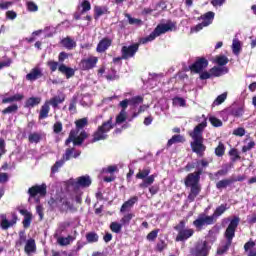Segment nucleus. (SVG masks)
<instances>
[{
    "label": "nucleus",
    "instance_id": "39448f33",
    "mask_svg": "<svg viewBox=\"0 0 256 256\" xmlns=\"http://www.w3.org/2000/svg\"><path fill=\"white\" fill-rule=\"evenodd\" d=\"M176 25L177 23L171 20H168L166 24H158L149 36L144 37L140 40V43L142 45H145V43L155 41V39H157V37H159L160 35H164V33H168V31H173V28H175Z\"/></svg>",
    "mask_w": 256,
    "mask_h": 256
},
{
    "label": "nucleus",
    "instance_id": "bf43d9fd",
    "mask_svg": "<svg viewBox=\"0 0 256 256\" xmlns=\"http://www.w3.org/2000/svg\"><path fill=\"white\" fill-rule=\"evenodd\" d=\"M61 131H63V123L61 121L55 122L53 125V133H55L56 135H59Z\"/></svg>",
    "mask_w": 256,
    "mask_h": 256
},
{
    "label": "nucleus",
    "instance_id": "72a5a7b5",
    "mask_svg": "<svg viewBox=\"0 0 256 256\" xmlns=\"http://www.w3.org/2000/svg\"><path fill=\"white\" fill-rule=\"evenodd\" d=\"M41 103V97H30L25 102V107L31 109L33 107H37Z\"/></svg>",
    "mask_w": 256,
    "mask_h": 256
},
{
    "label": "nucleus",
    "instance_id": "4468645a",
    "mask_svg": "<svg viewBox=\"0 0 256 256\" xmlns=\"http://www.w3.org/2000/svg\"><path fill=\"white\" fill-rule=\"evenodd\" d=\"M111 45H113V39H111L109 37H104L97 44L96 52L97 53H105V51H107V49H109V47H111Z\"/></svg>",
    "mask_w": 256,
    "mask_h": 256
},
{
    "label": "nucleus",
    "instance_id": "aec40b11",
    "mask_svg": "<svg viewBox=\"0 0 256 256\" xmlns=\"http://www.w3.org/2000/svg\"><path fill=\"white\" fill-rule=\"evenodd\" d=\"M60 45H62L64 49H67L68 51H72V49H75V47H77V42H75L73 38L67 36L60 41Z\"/></svg>",
    "mask_w": 256,
    "mask_h": 256
},
{
    "label": "nucleus",
    "instance_id": "5701e85b",
    "mask_svg": "<svg viewBox=\"0 0 256 256\" xmlns=\"http://www.w3.org/2000/svg\"><path fill=\"white\" fill-rule=\"evenodd\" d=\"M245 113V108L243 106H231L228 109V114L232 117H243Z\"/></svg>",
    "mask_w": 256,
    "mask_h": 256
},
{
    "label": "nucleus",
    "instance_id": "412c9836",
    "mask_svg": "<svg viewBox=\"0 0 256 256\" xmlns=\"http://www.w3.org/2000/svg\"><path fill=\"white\" fill-rule=\"evenodd\" d=\"M233 169V164H223L222 168L214 173L215 179H219V177H225L229 175V172Z\"/></svg>",
    "mask_w": 256,
    "mask_h": 256
},
{
    "label": "nucleus",
    "instance_id": "f257e3e1",
    "mask_svg": "<svg viewBox=\"0 0 256 256\" xmlns=\"http://www.w3.org/2000/svg\"><path fill=\"white\" fill-rule=\"evenodd\" d=\"M207 127V122L204 121L197 126L194 130L189 133L193 141L190 143V147L193 153H196L198 157H204L207 151V146L205 145V138H203V131Z\"/></svg>",
    "mask_w": 256,
    "mask_h": 256
},
{
    "label": "nucleus",
    "instance_id": "473e14b6",
    "mask_svg": "<svg viewBox=\"0 0 256 256\" xmlns=\"http://www.w3.org/2000/svg\"><path fill=\"white\" fill-rule=\"evenodd\" d=\"M228 155L230 157V163L233 165V163H237V161L241 160V155H239V150L236 148H231L228 152Z\"/></svg>",
    "mask_w": 256,
    "mask_h": 256
},
{
    "label": "nucleus",
    "instance_id": "58836bf2",
    "mask_svg": "<svg viewBox=\"0 0 256 256\" xmlns=\"http://www.w3.org/2000/svg\"><path fill=\"white\" fill-rule=\"evenodd\" d=\"M129 101L131 107H137L139 105H142L143 101H145V98H143V96H134L130 98Z\"/></svg>",
    "mask_w": 256,
    "mask_h": 256
},
{
    "label": "nucleus",
    "instance_id": "4c0bfd02",
    "mask_svg": "<svg viewBox=\"0 0 256 256\" xmlns=\"http://www.w3.org/2000/svg\"><path fill=\"white\" fill-rule=\"evenodd\" d=\"M41 139H43V136L38 132L30 133L28 136L29 143H39Z\"/></svg>",
    "mask_w": 256,
    "mask_h": 256
},
{
    "label": "nucleus",
    "instance_id": "a211bd4d",
    "mask_svg": "<svg viewBox=\"0 0 256 256\" xmlns=\"http://www.w3.org/2000/svg\"><path fill=\"white\" fill-rule=\"evenodd\" d=\"M19 213L24 217L22 221L24 229H29V227H31V222L33 221V214L28 212L27 209H20Z\"/></svg>",
    "mask_w": 256,
    "mask_h": 256
},
{
    "label": "nucleus",
    "instance_id": "3c124183",
    "mask_svg": "<svg viewBox=\"0 0 256 256\" xmlns=\"http://www.w3.org/2000/svg\"><path fill=\"white\" fill-rule=\"evenodd\" d=\"M121 229H123V224L119 222H112L110 224V230L112 233H121Z\"/></svg>",
    "mask_w": 256,
    "mask_h": 256
},
{
    "label": "nucleus",
    "instance_id": "ea45409f",
    "mask_svg": "<svg viewBox=\"0 0 256 256\" xmlns=\"http://www.w3.org/2000/svg\"><path fill=\"white\" fill-rule=\"evenodd\" d=\"M19 111V106L17 104H12L2 110V115H11V113H17Z\"/></svg>",
    "mask_w": 256,
    "mask_h": 256
},
{
    "label": "nucleus",
    "instance_id": "c756f323",
    "mask_svg": "<svg viewBox=\"0 0 256 256\" xmlns=\"http://www.w3.org/2000/svg\"><path fill=\"white\" fill-rule=\"evenodd\" d=\"M24 99H25V95L17 93L13 96L2 99V103L3 104L15 103V102L23 101Z\"/></svg>",
    "mask_w": 256,
    "mask_h": 256
},
{
    "label": "nucleus",
    "instance_id": "a878e982",
    "mask_svg": "<svg viewBox=\"0 0 256 256\" xmlns=\"http://www.w3.org/2000/svg\"><path fill=\"white\" fill-rule=\"evenodd\" d=\"M88 138H89V134L85 130H83L80 132L78 136H76L75 140L73 141V145L75 147H81L85 139H88Z\"/></svg>",
    "mask_w": 256,
    "mask_h": 256
},
{
    "label": "nucleus",
    "instance_id": "de8ad7c7",
    "mask_svg": "<svg viewBox=\"0 0 256 256\" xmlns=\"http://www.w3.org/2000/svg\"><path fill=\"white\" fill-rule=\"evenodd\" d=\"M214 153L216 157H223V155H225V144H223V142H219L218 146L215 148Z\"/></svg>",
    "mask_w": 256,
    "mask_h": 256
},
{
    "label": "nucleus",
    "instance_id": "8fccbe9b",
    "mask_svg": "<svg viewBox=\"0 0 256 256\" xmlns=\"http://www.w3.org/2000/svg\"><path fill=\"white\" fill-rule=\"evenodd\" d=\"M65 159H61L55 162V164L51 167V173H57L63 165H65Z\"/></svg>",
    "mask_w": 256,
    "mask_h": 256
},
{
    "label": "nucleus",
    "instance_id": "f704fd0d",
    "mask_svg": "<svg viewBox=\"0 0 256 256\" xmlns=\"http://www.w3.org/2000/svg\"><path fill=\"white\" fill-rule=\"evenodd\" d=\"M155 177H157V175L155 174L147 176L146 178H144L143 183L140 184V187L142 189H147L149 185H153V183H155Z\"/></svg>",
    "mask_w": 256,
    "mask_h": 256
},
{
    "label": "nucleus",
    "instance_id": "bb28decb",
    "mask_svg": "<svg viewBox=\"0 0 256 256\" xmlns=\"http://www.w3.org/2000/svg\"><path fill=\"white\" fill-rule=\"evenodd\" d=\"M51 111V107L49 106V103H44L39 112L38 119L39 121H42V119H47L49 117V112Z\"/></svg>",
    "mask_w": 256,
    "mask_h": 256
},
{
    "label": "nucleus",
    "instance_id": "1a4fd4ad",
    "mask_svg": "<svg viewBox=\"0 0 256 256\" xmlns=\"http://www.w3.org/2000/svg\"><path fill=\"white\" fill-rule=\"evenodd\" d=\"M209 67V60L205 57H198L196 58V61L189 66V71L191 73H202L203 69H207Z\"/></svg>",
    "mask_w": 256,
    "mask_h": 256
},
{
    "label": "nucleus",
    "instance_id": "f03ea898",
    "mask_svg": "<svg viewBox=\"0 0 256 256\" xmlns=\"http://www.w3.org/2000/svg\"><path fill=\"white\" fill-rule=\"evenodd\" d=\"M201 175H203V168H198V171L189 173L184 179L185 187L190 188L188 194L189 203H193L197 199L199 193H201Z\"/></svg>",
    "mask_w": 256,
    "mask_h": 256
},
{
    "label": "nucleus",
    "instance_id": "a18cd8bd",
    "mask_svg": "<svg viewBox=\"0 0 256 256\" xmlns=\"http://www.w3.org/2000/svg\"><path fill=\"white\" fill-rule=\"evenodd\" d=\"M125 121H127V111L121 110L116 116V123L117 125H121V123H125Z\"/></svg>",
    "mask_w": 256,
    "mask_h": 256
},
{
    "label": "nucleus",
    "instance_id": "c9c22d12",
    "mask_svg": "<svg viewBox=\"0 0 256 256\" xmlns=\"http://www.w3.org/2000/svg\"><path fill=\"white\" fill-rule=\"evenodd\" d=\"M107 14V7L105 6H95L94 7V19L97 21L99 17Z\"/></svg>",
    "mask_w": 256,
    "mask_h": 256
},
{
    "label": "nucleus",
    "instance_id": "338daca9",
    "mask_svg": "<svg viewBox=\"0 0 256 256\" xmlns=\"http://www.w3.org/2000/svg\"><path fill=\"white\" fill-rule=\"evenodd\" d=\"M255 147V141H250L247 145L242 147V153H247V151H251Z\"/></svg>",
    "mask_w": 256,
    "mask_h": 256
},
{
    "label": "nucleus",
    "instance_id": "864d4df0",
    "mask_svg": "<svg viewBox=\"0 0 256 256\" xmlns=\"http://www.w3.org/2000/svg\"><path fill=\"white\" fill-rule=\"evenodd\" d=\"M81 15H85V13H87L88 11H91V2H89V0H84L81 3Z\"/></svg>",
    "mask_w": 256,
    "mask_h": 256
},
{
    "label": "nucleus",
    "instance_id": "9b49d317",
    "mask_svg": "<svg viewBox=\"0 0 256 256\" xmlns=\"http://www.w3.org/2000/svg\"><path fill=\"white\" fill-rule=\"evenodd\" d=\"M28 195L31 199H35L37 195L45 197L47 195V184L34 185L28 189Z\"/></svg>",
    "mask_w": 256,
    "mask_h": 256
},
{
    "label": "nucleus",
    "instance_id": "9d476101",
    "mask_svg": "<svg viewBox=\"0 0 256 256\" xmlns=\"http://www.w3.org/2000/svg\"><path fill=\"white\" fill-rule=\"evenodd\" d=\"M209 251H211V247L207 241H203L198 243L192 250V256H209Z\"/></svg>",
    "mask_w": 256,
    "mask_h": 256
},
{
    "label": "nucleus",
    "instance_id": "e2e57ef3",
    "mask_svg": "<svg viewBox=\"0 0 256 256\" xmlns=\"http://www.w3.org/2000/svg\"><path fill=\"white\" fill-rule=\"evenodd\" d=\"M165 249H167V243H165V240H160L156 245V251L163 253Z\"/></svg>",
    "mask_w": 256,
    "mask_h": 256
},
{
    "label": "nucleus",
    "instance_id": "f3484780",
    "mask_svg": "<svg viewBox=\"0 0 256 256\" xmlns=\"http://www.w3.org/2000/svg\"><path fill=\"white\" fill-rule=\"evenodd\" d=\"M17 214H13L12 215V220L9 221L7 220V216L3 215L2 219L0 221V226L4 231H7V229H9V227H13V225L17 224Z\"/></svg>",
    "mask_w": 256,
    "mask_h": 256
},
{
    "label": "nucleus",
    "instance_id": "69168bd1",
    "mask_svg": "<svg viewBox=\"0 0 256 256\" xmlns=\"http://www.w3.org/2000/svg\"><path fill=\"white\" fill-rule=\"evenodd\" d=\"M233 135H235L236 137L245 136V128L239 127V128L234 129Z\"/></svg>",
    "mask_w": 256,
    "mask_h": 256
},
{
    "label": "nucleus",
    "instance_id": "774afa93",
    "mask_svg": "<svg viewBox=\"0 0 256 256\" xmlns=\"http://www.w3.org/2000/svg\"><path fill=\"white\" fill-rule=\"evenodd\" d=\"M212 74H211V70H209V72L207 71H204V72H200V79L201 81H205L207 79H211Z\"/></svg>",
    "mask_w": 256,
    "mask_h": 256
},
{
    "label": "nucleus",
    "instance_id": "20e7f679",
    "mask_svg": "<svg viewBox=\"0 0 256 256\" xmlns=\"http://www.w3.org/2000/svg\"><path fill=\"white\" fill-rule=\"evenodd\" d=\"M241 222V218L239 216H234L228 227L226 228V231L224 233V237L227 240L226 243L222 246H219L216 251V255H225L227 251H229V248L231 247L233 243V239L235 237V232L237 231V227H239V223Z\"/></svg>",
    "mask_w": 256,
    "mask_h": 256
},
{
    "label": "nucleus",
    "instance_id": "37998d69",
    "mask_svg": "<svg viewBox=\"0 0 256 256\" xmlns=\"http://www.w3.org/2000/svg\"><path fill=\"white\" fill-rule=\"evenodd\" d=\"M86 241L87 243H97V241H99V234L96 232H88L86 234Z\"/></svg>",
    "mask_w": 256,
    "mask_h": 256
},
{
    "label": "nucleus",
    "instance_id": "423d86ee",
    "mask_svg": "<svg viewBox=\"0 0 256 256\" xmlns=\"http://www.w3.org/2000/svg\"><path fill=\"white\" fill-rule=\"evenodd\" d=\"M47 65L50 68V71L52 73H55V71H57L58 69V71L62 73V75H65L66 79H71V77L75 76V70L63 63L59 65V62L54 60H49L47 62Z\"/></svg>",
    "mask_w": 256,
    "mask_h": 256
},
{
    "label": "nucleus",
    "instance_id": "2eb2a0df",
    "mask_svg": "<svg viewBox=\"0 0 256 256\" xmlns=\"http://www.w3.org/2000/svg\"><path fill=\"white\" fill-rule=\"evenodd\" d=\"M139 201V197L138 196H132L129 198V200L125 201L121 208H120V213H127L129 211H131V209H133L135 203H137Z\"/></svg>",
    "mask_w": 256,
    "mask_h": 256
},
{
    "label": "nucleus",
    "instance_id": "09e8293b",
    "mask_svg": "<svg viewBox=\"0 0 256 256\" xmlns=\"http://www.w3.org/2000/svg\"><path fill=\"white\" fill-rule=\"evenodd\" d=\"M73 239L72 236L68 237H59L57 239V243L61 245V247H67V245H71V240Z\"/></svg>",
    "mask_w": 256,
    "mask_h": 256
},
{
    "label": "nucleus",
    "instance_id": "13d9d810",
    "mask_svg": "<svg viewBox=\"0 0 256 256\" xmlns=\"http://www.w3.org/2000/svg\"><path fill=\"white\" fill-rule=\"evenodd\" d=\"M225 99H227V92L222 93L219 95L213 102V105H221L222 103H225Z\"/></svg>",
    "mask_w": 256,
    "mask_h": 256
},
{
    "label": "nucleus",
    "instance_id": "e433bc0d",
    "mask_svg": "<svg viewBox=\"0 0 256 256\" xmlns=\"http://www.w3.org/2000/svg\"><path fill=\"white\" fill-rule=\"evenodd\" d=\"M125 17L126 19H128L129 25H137L138 27H141V25H143V20L139 18H133L129 13H126Z\"/></svg>",
    "mask_w": 256,
    "mask_h": 256
},
{
    "label": "nucleus",
    "instance_id": "7ed1b4c3",
    "mask_svg": "<svg viewBox=\"0 0 256 256\" xmlns=\"http://www.w3.org/2000/svg\"><path fill=\"white\" fill-rule=\"evenodd\" d=\"M227 209H229L227 204H221L210 216L207 214H199L198 218L193 221V225L195 226L196 231H202L205 225H213L217 223V219H219V217H221V215H223Z\"/></svg>",
    "mask_w": 256,
    "mask_h": 256
},
{
    "label": "nucleus",
    "instance_id": "0eeeda50",
    "mask_svg": "<svg viewBox=\"0 0 256 256\" xmlns=\"http://www.w3.org/2000/svg\"><path fill=\"white\" fill-rule=\"evenodd\" d=\"M202 19V22L197 24L196 26L192 27L190 29L191 33H199V31H202L204 27H209L213 23V20L215 19V12H207L204 15H201L199 20Z\"/></svg>",
    "mask_w": 256,
    "mask_h": 256
},
{
    "label": "nucleus",
    "instance_id": "4d7b16f0",
    "mask_svg": "<svg viewBox=\"0 0 256 256\" xmlns=\"http://www.w3.org/2000/svg\"><path fill=\"white\" fill-rule=\"evenodd\" d=\"M26 7H27L28 11H30V13H35V12L39 11V6H37V4H35V2H33V1H28L26 3Z\"/></svg>",
    "mask_w": 256,
    "mask_h": 256
},
{
    "label": "nucleus",
    "instance_id": "603ef678",
    "mask_svg": "<svg viewBox=\"0 0 256 256\" xmlns=\"http://www.w3.org/2000/svg\"><path fill=\"white\" fill-rule=\"evenodd\" d=\"M75 125L78 129H85L89 125V120L87 118H81L75 121Z\"/></svg>",
    "mask_w": 256,
    "mask_h": 256
},
{
    "label": "nucleus",
    "instance_id": "6e6552de",
    "mask_svg": "<svg viewBox=\"0 0 256 256\" xmlns=\"http://www.w3.org/2000/svg\"><path fill=\"white\" fill-rule=\"evenodd\" d=\"M140 45L141 43H134L130 46H123L121 48L122 59H124V61H127L128 59H133V57H135V55L137 54V51H139Z\"/></svg>",
    "mask_w": 256,
    "mask_h": 256
},
{
    "label": "nucleus",
    "instance_id": "f8f14e48",
    "mask_svg": "<svg viewBox=\"0 0 256 256\" xmlns=\"http://www.w3.org/2000/svg\"><path fill=\"white\" fill-rule=\"evenodd\" d=\"M97 63H99L98 57L89 56L88 58H84L80 61V67L82 71H91V69H95V67H97Z\"/></svg>",
    "mask_w": 256,
    "mask_h": 256
},
{
    "label": "nucleus",
    "instance_id": "680f3d73",
    "mask_svg": "<svg viewBox=\"0 0 256 256\" xmlns=\"http://www.w3.org/2000/svg\"><path fill=\"white\" fill-rule=\"evenodd\" d=\"M173 104H174V105H178L179 107H186L187 102L185 101L184 98L175 97V98L173 99Z\"/></svg>",
    "mask_w": 256,
    "mask_h": 256
},
{
    "label": "nucleus",
    "instance_id": "79ce46f5",
    "mask_svg": "<svg viewBox=\"0 0 256 256\" xmlns=\"http://www.w3.org/2000/svg\"><path fill=\"white\" fill-rule=\"evenodd\" d=\"M133 217H135V214H133V213L125 214L121 218L120 223L122 224L123 227H127V226H129V223H131V219H133Z\"/></svg>",
    "mask_w": 256,
    "mask_h": 256
},
{
    "label": "nucleus",
    "instance_id": "49530a36",
    "mask_svg": "<svg viewBox=\"0 0 256 256\" xmlns=\"http://www.w3.org/2000/svg\"><path fill=\"white\" fill-rule=\"evenodd\" d=\"M232 52L235 55H239L241 53V41L234 39L232 42Z\"/></svg>",
    "mask_w": 256,
    "mask_h": 256
},
{
    "label": "nucleus",
    "instance_id": "5fc2aeb1",
    "mask_svg": "<svg viewBox=\"0 0 256 256\" xmlns=\"http://www.w3.org/2000/svg\"><path fill=\"white\" fill-rule=\"evenodd\" d=\"M73 153H75V148H67L62 158L64 161H70L71 157H73Z\"/></svg>",
    "mask_w": 256,
    "mask_h": 256
},
{
    "label": "nucleus",
    "instance_id": "052dcab7",
    "mask_svg": "<svg viewBox=\"0 0 256 256\" xmlns=\"http://www.w3.org/2000/svg\"><path fill=\"white\" fill-rule=\"evenodd\" d=\"M158 235H159V229H155L148 233V235L146 236V239L147 241H155Z\"/></svg>",
    "mask_w": 256,
    "mask_h": 256
},
{
    "label": "nucleus",
    "instance_id": "a19ab883",
    "mask_svg": "<svg viewBox=\"0 0 256 256\" xmlns=\"http://www.w3.org/2000/svg\"><path fill=\"white\" fill-rule=\"evenodd\" d=\"M214 63H216L220 67H224V65H227V63H229V58H227V56L225 55H219L216 56Z\"/></svg>",
    "mask_w": 256,
    "mask_h": 256
},
{
    "label": "nucleus",
    "instance_id": "c85d7f7f",
    "mask_svg": "<svg viewBox=\"0 0 256 256\" xmlns=\"http://www.w3.org/2000/svg\"><path fill=\"white\" fill-rule=\"evenodd\" d=\"M98 129L107 135L113 129V118L110 117L108 121L103 122L102 125L98 126Z\"/></svg>",
    "mask_w": 256,
    "mask_h": 256
},
{
    "label": "nucleus",
    "instance_id": "0e129e2a",
    "mask_svg": "<svg viewBox=\"0 0 256 256\" xmlns=\"http://www.w3.org/2000/svg\"><path fill=\"white\" fill-rule=\"evenodd\" d=\"M68 109L71 113H77V98H72Z\"/></svg>",
    "mask_w": 256,
    "mask_h": 256
},
{
    "label": "nucleus",
    "instance_id": "4be33fe9",
    "mask_svg": "<svg viewBox=\"0 0 256 256\" xmlns=\"http://www.w3.org/2000/svg\"><path fill=\"white\" fill-rule=\"evenodd\" d=\"M43 77V72L39 68H33L30 73L26 75L27 81H37Z\"/></svg>",
    "mask_w": 256,
    "mask_h": 256
},
{
    "label": "nucleus",
    "instance_id": "ddd939ff",
    "mask_svg": "<svg viewBox=\"0 0 256 256\" xmlns=\"http://www.w3.org/2000/svg\"><path fill=\"white\" fill-rule=\"evenodd\" d=\"M91 177L89 175L80 176L76 178V181L72 182V187L74 189H87V187H91Z\"/></svg>",
    "mask_w": 256,
    "mask_h": 256
},
{
    "label": "nucleus",
    "instance_id": "2f4dec72",
    "mask_svg": "<svg viewBox=\"0 0 256 256\" xmlns=\"http://www.w3.org/2000/svg\"><path fill=\"white\" fill-rule=\"evenodd\" d=\"M233 185V180L230 178H224L216 183V189H227V187H231Z\"/></svg>",
    "mask_w": 256,
    "mask_h": 256
},
{
    "label": "nucleus",
    "instance_id": "6ab92c4d",
    "mask_svg": "<svg viewBox=\"0 0 256 256\" xmlns=\"http://www.w3.org/2000/svg\"><path fill=\"white\" fill-rule=\"evenodd\" d=\"M65 101V94H61L58 96H54L52 97L50 100H47L46 103H48V106L53 107V109H58L59 105H61V103H64Z\"/></svg>",
    "mask_w": 256,
    "mask_h": 256
},
{
    "label": "nucleus",
    "instance_id": "393cba45",
    "mask_svg": "<svg viewBox=\"0 0 256 256\" xmlns=\"http://www.w3.org/2000/svg\"><path fill=\"white\" fill-rule=\"evenodd\" d=\"M24 251L27 255H31V253H35V251H37V245L35 244V239L30 238L26 241Z\"/></svg>",
    "mask_w": 256,
    "mask_h": 256
},
{
    "label": "nucleus",
    "instance_id": "b1692460",
    "mask_svg": "<svg viewBox=\"0 0 256 256\" xmlns=\"http://www.w3.org/2000/svg\"><path fill=\"white\" fill-rule=\"evenodd\" d=\"M92 137L91 143H97V141H105L106 139H109V135L104 134L100 128H97Z\"/></svg>",
    "mask_w": 256,
    "mask_h": 256
},
{
    "label": "nucleus",
    "instance_id": "6e6d98bb",
    "mask_svg": "<svg viewBox=\"0 0 256 256\" xmlns=\"http://www.w3.org/2000/svg\"><path fill=\"white\" fill-rule=\"evenodd\" d=\"M209 121L213 127H223V121L215 116H211Z\"/></svg>",
    "mask_w": 256,
    "mask_h": 256
},
{
    "label": "nucleus",
    "instance_id": "dca6fc26",
    "mask_svg": "<svg viewBox=\"0 0 256 256\" xmlns=\"http://www.w3.org/2000/svg\"><path fill=\"white\" fill-rule=\"evenodd\" d=\"M194 234H195V230H193L192 228L180 230L176 236L175 241L177 242L187 241V239H190V237H193Z\"/></svg>",
    "mask_w": 256,
    "mask_h": 256
},
{
    "label": "nucleus",
    "instance_id": "7c9ffc66",
    "mask_svg": "<svg viewBox=\"0 0 256 256\" xmlns=\"http://www.w3.org/2000/svg\"><path fill=\"white\" fill-rule=\"evenodd\" d=\"M210 73L212 77H221L223 73H229V68L227 67L221 68V67L214 66L210 69Z\"/></svg>",
    "mask_w": 256,
    "mask_h": 256
},
{
    "label": "nucleus",
    "instance_id": "c03bdc74",
    "mask_svg": "<svg viewBox=\"0 0 256 256\" xmlns=\"http://www.w3.org/2000/svg\"><path fill=\"white\" fill-rule=\"evenodd\" d=\"M150 173H151V168L146 167L142 170H139V172L136 174V179H145L146 177H149Z\"/></svg>",
    "mask_w": 256,
    "mask_h": 256
},
{
    "label": "nucleus",
    "instance_id": "cd10ccee",
    "mask_svg": "<svg viewBox=\"0 0 256 256\" xmlns=\"http://www.w3.org/2000/svg\"><path fill=\"white\" fill-rule=\"evenodd\" d=\"M175 143H185V137H183L181 134L173 135L166 144L167 149H169V147L172 145H175Z\"/></svg>",
    "mask_w": 256,
    "mask_h": 256
}]
</instances>
